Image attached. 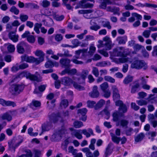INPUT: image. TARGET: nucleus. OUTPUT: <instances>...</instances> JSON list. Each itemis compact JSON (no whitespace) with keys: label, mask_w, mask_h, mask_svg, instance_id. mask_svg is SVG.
I'll use <instances>...</instances> for the list:
<instances>
[{"label":"nucleus","mask_w":157,"mask_h":157,"mask_svg":"<svg viewBox=\"0 0 157 157\" xmlns=\"http://www.w3.org/2000/svg\"><path fill=\"white\" fill-rule=\"evenodd\" d=\"M81 131L82 133L86 136L87 138L89 137L91 135H94L93 131L91 128H88L87 129H85L82 130L80 129L75 130L71 132V134L72 136H75L78 139L80 140L82 139L83 137L82 135L80 133Z\"/></svg>","instance_id":"obj_1"},{"label":"nucleus","mask_w":157,"mask_h":157,"mask_svg":"<svg viewBox=\"0 0 157 157\" xmlns=\"http://www.w3.org/2000/svg\"><path fill=\"white\" fill-rule=\"evenodd\" d=\"M24 88L23 84H13L10 87L9 90L12 95H17L23 92Z\"/></svg>","instance_id":"obj_2"},{"label":"nucleus","mask_w":157,"mask_h":157,"mask_svg":"<svg viewBox=\"0 0 157 157\" xmlns=\"http://www.w3.org/2000/svg\"><path fill=\"white\" fill-rule=\"evenodd\" d=\"M20 77H24L27 79H29L31 81H36L37 82L41 81L42 78L40 75L36 76L35 75L31 74L28 71H23L20 73L19 75Z\"/></svg>","instance_id":"obj_3"},{"label":"nucleus","mask_w":157,"mask_h":157,"mask_svg":"<svg viewBox=\"0 0 157 157\" xmlns=\"http://www.w3.org/2000/svg\"><path fill=\"white\" fill-rule=\"evenodd\" d=\"M131 67L132 68L140 69L143 68L144 70L147 68L148 67L145 62L142 60H136L133 61L132 63Z\"/></svg>","instance_id":"obj_4"},{"label":"nucleus","mask_w":157,"mask_h":157,"mask_svg":"<svg viewBox=\"0 0 157 157\" xmlns=\"http://www.w3.org/2000/svg\"><path fill=\"white\" fill-rule=\"evenodd\" d=\"M87 112V109L86 108H83L78 109L77 111V113L79 117V119L83 121H85L87 119V116L86 114Z\"/></svg>","instance_id":"obj_5"},{"label":"nucleus","mask_w":157,"mask_h":157,"mask_svg":"<svg viewBox=\"0 0 157 157\" xmlns=\"http://www.w3.org/2000/svg\"><path fill=\"white\" fill-rule=\"evenodd\" d=\"M111 89L113 92V100H120V96L117 86L115 85H113L112 86Z\"/></svg>","instance_id":"obj_6"},{"label":"nucleus","mask_w":157,"mask_h":157,"mask_svg":"<svg viewBox=\"0 0 157 157\" xmlns=\"http://www.w3.org/2000/svg\"><path fill=\"white\" fill-rule=\"evenodd\" d=\"M27 46V44L23 41L19 43L17 46V52L20 54L24 53L25 52V48Z\"/></svg>","instance_id":"obj_7"},{"label":"nucleus","mask_w":157,"mask_h":157,"mask_svg":"<svg viewBox=\"0 0 157 157\" xmlns=\"http://www.w3.org/2000/svg\"><path fill=\"white\" fill-rule=\"evenodd\" d=\"M71 61L67 58H62L60 59L59 63L62 67H70L71 66L70 64Z\"/></svg>","instance_id":"obj_8"},{"label":"nucleus","mask_w":157,"mask_h":157,"mask_svg":"<svg viewBox=\"0 0 157 157\" xmlns=\"http://www.w3.org/2000/svg\"><path fill=\"white\" fill-rule=\"evenodd\" d=\"M60 118V117L59 113H52L49 115V120L51 124L57 123Z\"/></svg>","instance_id":"obj_9"},{"label":"nucleus","mask_w":157,"mask_h":157,"mask_svg":"<svg viewBox=\"0 0 157 157\" xmlns=\"http://www.w3.org/2000/svg\"><path fill=\"white\" fill-rule=\"evenodd\" d=\"M131 15L132 16L128 19V21L130 23L133 22L136 20H141L142 18L141 15L136 13H132Z\"/></svg>","instance_id":"obj_10"},{"label":"nucleus","mask_w":157,"mask_h":157,"mask_svg":"<svg viewBox=\"0 0 157 157\" xmlns=\"http://www.w3.org/2000/svg\"><path fill=\"white\" fill-rule=\"evenodd\" d=\"M103 40L105 42L103 45L105 46V48L106 50H109L112 48L111 41L110 38L106 36L103 38Z\"/></svg>","instance_id":"obj_11"},{"label":"nucleus","mask_w":157,"mask_h":157,"mask_svg":"<svg viewBox=\"0 0 157 157\" xmlns=\"http://www.w3.org/2000/svg\"><path fill=\"white\" fill-rule=\"evenodd\" d=\"M52 127L51 124L49 122L43 124L41 126L42 132L39 134L40 135H41L44 132L49 131Z\"/></svg>","instance_id":"obj_12"},{"label":"nucleus","mask_w":157,"mask_h":157,"mask_svg":"<svg viewBox=\"0 0 157 157\" xmlns=\"http://www.w3.org/2000/svg\"><path fill=\"white\" fill-rule=\"evenodd\" d=\"M15 140H13L8 143L9 148L13 149L14 151H15V149L22 142V141H21L16 143H15Z\"/></svg>","instance_id":"obj_13"},{"label":"nucleus","mask_w":157,"mask_h":157,"mask_svg":"<svg viewBox=\"0 0 157 157\" xmlns=\"http://www.w3.org/2000/svg\"><path fill=\"white\" fill-rule=\"evenodd\" d=\"M99 94V93L98 90V87L96 86H93L92 91L89 93V96L92 98L98 97Z\"/></svg>","instance_id":"obj_14"},{"label":"nucleus","mask_w":157,"mask_h":157,"mask_svg":"<svg viewBox=\"0 0 157 157\" xmlns=\"http://www.w3.org/2000/svg\"><path fill=\"white\" fill-rule=\"evenodd\" d=\"M61 139V134L57 132L53 134L51 137L50 140L52 141H59Z\"/></svg>","instance_id":"obj_15"},{"label":"nucleus","mask_w":157,"mask_h":157,"mask_svg":"<svg viewBox=\"0 0 157 157\" xmlns=\"http://www.w3.org/2000/svg\"><path fill=\"white\" fill-rule=\"evenodd\" d=\"M61 82L62 84L66 86H69L72 83V80L70 78L65 77L62 78L61 79Z\"/></svg>","instance_id":"obj_16"},{"label":"nucleus","mask_w":157,"mask_h":157,"mask_svg":"<svg viewBox=\"0 0 157 157\" xmlns=\"http://www.w3.org/2000/svg\"><path fill=\"white\" fill-rule=\"evenodd\" d=\"M127 37L126 36H118L116 39V40L120 44H124L127 41Z\"/></svg>","instance_id":"obj_17"},{"label":"nucleus","mask_w":157,"mask_h":157,"mask_svg":"<svg viewBox=\"0 0 157 157\" xmlns=\"http://www.w3.org/2000/svg\"><path fill=\"white\" fill-rule=\"evenodd\" d=\"M35 54L36 56L39 57V58L37 59H38V61L40 62V63L44 60V54L42 51L37 50L36 51Z\"/></svg>","instance_id":"obj_18"},{"label":"nucleus","mask_w":157,"mask_h":157,"mask_svg":"<svg viewBox=\"0 0 157 157\" xmlns=\"http://www.w3.org/2000/svg\"><path fill=\"white\" fill-rule=\"evenodd\" d=\"M147 99L151 103H157V95L150 94Z\"/></svg>","instance_id":"obj_19"},{"label":"nucleus","mask_w":157,"mask_h":157,"mask_svg":"<svg viewBox=\"0 0 157 157\" xmlns=\"http://www.w3.org/2000/svg\"><path fill=\"white\" fill-rule=\"evenodd\" d=\"M9 36L10 39L14 42H17L18 41V35H15V33L11 32L9 33Z\"/></svg>","instance_id":"obj_20"},{"label":"nucleus","mask_w":157,"mask_h":157,"mask_svg":"<svg viewBox=\"0 0 157 157\" xmlns=\"http://www.w3.org/2000/svg\"><path fill=\"white\" fill-rule=\"evenodd\" d=\"M112 144V143H109L106 147L105 152V157H108V156L112 153V151L110 149V148Z\"/></svg>","instance_id":"obj_21"},{"label":"nucleus","mask_w":157,"mask_h":157,"mask_svg":"<svg viewBox=\"0 0 157 157\" xmlns=\"http://www.w3.org/2000/svg\"><path fill=\"white\" fill-rule=\"evenodd\" d=\"M81 151L86 153V157H94L93 154L90 151V149L88 147H85L82 149Z\"/></svg>","instance_id":"obj_22"},{"label":"nucleus","mask_w":157,"mask_h":157,"mask_svg":"<svg viewBox=\"0 0 157 157\" xmlns=\"http://www.w3.org/2000/svg\"><path fill=\"white\" fill-rule=\"evenodd\" d=\"M81 83H79V84H78L75 81H73L72 82V84L74 87L79 91L83 90L85 89L83 86L79 85V84Z\"/></svg>","instance_id":"obj_23"},{"label":"nucleus","mask_w":157,"mask_h":157,"mask_svg":"<svg viewBox=\"0 0 157 157\" xmlns=\"http://www.w3.org/2000/svg\"><path fill=\"white\" fill-rule=\"evenodd\" d=\"M27 62L30 63H35L36 64H38L40 63V62L38 61V59L31 56H28Z\"/></svg>","instance_id":"obj_24"},{"label":"nucleus","mask_w":157,"mask_h":157,"mask_svg":"<svg viewBox=\"0 0 157 157\" xmlns=\"http://www.w3.org/2000/svg\"><path fill=\"white\" fill-rule=\"evenodd\" d=\"M145 137L144 133L141 132L135 137V140L136 142H139L141 141Z\"/></svg>","instance_id":"obj_25"},{"label":"nucleus","mask_w":157,"mask_h":157,"mask_svg":"<svg viewBox=\"0 0 157 157\" xmlns=\"http://www.w3.org/2000/svg\"><path fill=\"white\" fill-rule=\"evenodd\" d=\"M105 103V101L103 99L100 100L97 104H96L94 106L95 110H98Z\"/></svg>","instance_id":"obj_26"},{"label":"nucleus","mask_w":157,"mask_h":157,"mask_svg":"<svg viewBox=\"0 0 157 157\" xmlns=\"http://www.w3.org/2000/svg\"><path fill=\"white\" fill-rule=\"evenodd\" d=\"M135 84L133 85L132 87L131 92L132 93H135L137 90V89L140 86L139 84L138 83V81L134 82Z\"/></svg>","instance_id":"obj_27"},{"label":"nucleus","mask_w":157,"mask_h":157,"mask_svg":"<svg viewBox=\"0 0 157 157\" xmlns=\"http://www.w3.org/2000/svg\"><path fill=\"white\" fill-rule=\"evenodd\" d=\"M133 79V77L129 75L127 76L124 79L123 82L125 84H128L132 82Z\"/></svg>","instance_id":"obj_28"},{"label":"nucleus","mask_w":157,"mask_h":157,"mask_svg":"<svg viewBox=\"0 0 157 157\" xmlns=\"http://www.w3.org/2000/svg\"><path fill=\"white\" fill-rule=\"evenodd\" d=\"M89 74V71L87 70H82L81 74V77L82 79L85 81L87 76Z\"/></svg>","instance_id":"obj_29"},{"label":"nucleus","mask_w":157,"mask_h":157,"mask_svg":"<svg viewBox=\"0 0 157 157\" xmlns=\"http://www.w3.org/2000/svg\"><path fill=\"white\" fill-rule=\"evenodd\" d=\"M1 117L3 120H6L9 121H10L12 119V117L11 115L7 113L2 115Z\"/></svg>","instance_id":"obj_30"},{"label":"nucleus","mask_w":157,"mask_h":157,"mask_svg":"<svg viewBox=\"0 0 157 157\" xmlns=\"http://www.w3.org/2000/svg\"><path fill=\"white\" fill-rule=\"evenodd\" d=\"M40 102L37 100H33L32 102L30 104V107L33 108V106L37 107H40L41 105Z\"/></svg>","instance_id":"obj_31"},{"label":"nucleus","mask_w":157,"mask_h":157,"mask_svg":"<svg viewBox=\"0 0 157 157\" xmlns=\"http://www.w3.org/2000/svg\"><path fill=\"white\" fill-rule=\"evenodd\" d=\"M111 135L112 141L117 144H118L120 140V138L117 137L113 133H111Z\"/></svg>","instance_id":"obj_32"},{"label":"nucleus","mask_w":157,"mask_h":157,"mask_svg":"<svg viewBox=\"0 0 157 157\" xmlns=\"http://www.w3.org/2000/svg\"><path fill=\"white\" fill-rule=\"evenodd\" d=\"M73 126L75 128H79L83 126V123L78 121H76L73 123Z\"/></svg>","instance_id":"obj_33"},{"label":"nucleus","mask_w":157,"mask_h":157,"mask_svg":"<svg viewBox=\"0 0 157 157\" xmlns=\"http://www.w3.org/2000/svg\"><path fill=\"white\" fill-rule=\"evenodd\" d=\"M96 104V102L93 101L88 100L86 102L87 107L90 108H94Z\"/></svg>","instance_id":"obj_34"},{"label":"nucleus","mask_w":157,"mask_h":157,"mask_svg":"<svg viewBox=\"0 0 157 157\" xmlns=\"http://www.w3.org/2000/svg\"><path fill=\"white\" fill-rule=\"evenodd\" d=\"M91 25L90 27V29L92 30L96 31L101 28L100 25L97 24L96 23H94V25L91 24Z\"/></svg>","instance_id":"obj_35"},{"label":"nucleus","mask_w":157,"mask_h":157,"mask_svg":"<svg viewBox=\"0 0 157 157\" xmlns=\"http://www.w3.org/2000/svg\"><path fill=\"white\" fill-rule=\"evenodd\" d=\"M100 87L103 91L106 90L109 88L108 84L107 82H105L100 85Z\"/></svg>","instance_id":"obj_36"},{"label":"nucleus","mask_w":157,"mask_h":157,"mask_svg":"<svg viewBox=\"0 0 157 157\" xmlns=\"http://www.w3.org/2000/svg\"><path fill=\"white\" fill-rule=\"evenodd\" d=\"M104 79L105 81L109 82L111 83H114L115 82V79L109 76H105L104 77Z\"/></svg>","instance_id":"obj_37"},{"label":"nucleus","mask_w":157,"mask_h":157,"mask_svg":"<svg viewBox=\"0 0 157 157\" xmlns=\"http://www.w3.org/2000/svg\"><path fill=\"white\" fill-rule=\"evenodd\" d=\"M10 11L13 13L15 15H18L19 12V10L14 6H13L11 7Z\"/></svg>","instance_id":"obj_38"},{"label":"nucleus","mask_w":157,"mask_h":157,"mask_svg":"<svg viewBox=\"0 0 157 157\" xmlns=\"http://www.w3.org/2000/svg\"><path fill=\"white\" fill-rule=\"evenodd\" d=\"M19 18L22 22H25L28 20L29 17L27 15L21 14H20Z\"/></svg>","instance_id":"obj_39"},{"label":"nucleus","mask_w":157,"mask_h":157,"mask_svg":"<svg viewBox=\"0 0 157 157\" xmlns=\"http://www.w3.org/2000/svg\"><path fill=\"white\" fill-rule=\"evenodd\" d=\"M106 5H119V4L117 2V0H105Z\"/></svg>","instance_id":"obj_40"},{"label":"nucleus","mask_w":157,"mask_h":157,"mask_svg":"<svg viewBox=\"0 0 157 157\" xmlns=\"http://www.w3.org/2000/svg\"><path fill=\"white\" fill-rule=\"evenodd\" d=\"M113 121L114 122H117L119 120V114L118 112H116L113 113Z\"/></svg>","instance_id":"obj_41"},{"label":"nucleus","mask_w":157,"mask_h":157,"mask_svg":"<svg viewBox=\"0 0 157 157\" xmlns=\"http://www.w3.org/2000/svg\"><path fill=\"white\" fill-rule=\"evenodd\" d=\"M81 6H82V8H91L93 7L94 4L88 2L84 4H81Z\"/></svg>","instance_id":"obj_42"},{"label":"nucleus","mask_w":157,"mask_h":157,"mask_svg":"<svg viewBox=\"0 0 157 157\" xmlns=\"http://www.w3.org/2000/svg\"><path fill=\"white\" fill-rule=\"evenodd\" d=\"M69 152L71 153L73 155H76L77 150L74 149L73 146H70L68 147Z\"/></svg>","instance_id":"obj_43"},{"label":"nucleus","mask_w":157,"mask_h":157,"mask_svg":"<svg viewBox=\"0 0 157 157\" xmlns=\"http://www.w3.org/2000/svg\"><path fill=\"white\" fill-rule=\"evenodd\" d=\"M120 8L118 7L114 6L113 7V10L112 12L114 14H117L119 15L120 13Z\"/></svg>","instance_id":"obj_44"},{"label":"nucleus","mask_w":157,"mask_h":157,"mask_svg":"<svg viewBox=\"0 0 157 157\" xmlns=\"http://www.w3.org/2000/svg\"><path fill=\"white\" fill-rule=\"evenodd\" d=\"M102 25L103 27H106L109 29H111V26L110 25V23L109 21H103Z\"/></svg>","instance_id":"obj_45"},{"label":"nucleus","mask_w":157,"mask_h":157,"mask_svg":"<svg viewBox=\"0 0 157 157\" xmlns=\"http://www.w3.org/2000/svg\"><path fill=\"white\" fill-rule=\"evenodd\" d=\"M144 47V46L138 44H136L134 45L133 48L134 50L136 51H138L141 49H142Z\"/></svg>","instance_id":"obj_46"},{"label":"nucleus","mask_w":157,"mask_h":157,"mask_svg":"<svg viewBox=\"0 0 157 157\" xmlns=\"http://www.w3.org/2000/svg\"><path fill=\"white\" fill-rule=\"evenodd\" d=\"M17 106L16 103L14 101H6L5 106H12L14 107Z\"/></svg>","instance_id":"obj_47"},{"label":"nucleus","mask_w":157,"mask_h":157,"mask_svg":"<svg viewBox=\"0 0 157 157\" xmlns=\"http://www.w3.org/2000/svg\"><path fill=\"white\" fill-rule=\"evenodd\" d=\"M8 51L10 53L14 52L15 50L14 46L11 44H9L7 47Z\"/></svg>","instance_id":"obj_48"},{"label":"nucleus","mask_w":157,"mask_h":157,"mask_svg":"<svg viewBox=\"0 0 157 157\" xmlns=\"http://www.w3.org/2000/svg\"><path fill=\"white\" fill-rule=\"evenodd\" d=\"M72 44L73 45H72V48H74L78 47L80 43L78 39H74L73 40L71 41Z\"/></svg>","instance_id":"obj_49"},{"label":"nucleus","mask_w":157,"mask_h":157,"mask_svg":"<svg viewBox=\"0 0 157 157\" xmlns=\"http://www.w3.org/2000/svg\"><path fill=\"white\" fill-rule=\"evenodd\" d=\"M118 110L120 111H122L123 113H124L127 112V109L126 105L124 104L121 106L119 108Z\"/></svg>","instance_id":"obj_50"},{"label":"nucleus","mask_w":157,"mask_h":157,"mask_svg":"<svg viewBox=\"0 0 157 157\" xmlns=\"http://www.w3.org/2000/svg\"><path fill=\"white\" fill-rule=\"evenodd\" d=\"M108 106H106L105 109L103 110V112L107 116V117H106L107 119H109L110 115V113L108 110Z\"/></svg>","instance_id":"obj_51"},{"label":"nucleus","mask_w":157,"mask_h":157,"mask_svg":"<svg viewBox=\"0 0 157 157\" xmlns=\"http://www.w3.org/2000/svg\"><path fill=\"white\" fill-rule=\"evenodd\" d=\"M54 66V63L51 60H48L45 63V66L47 68H50L53 67Z\"/></svg>","instance_id":"obj_52"},{"label":"nucleus","mask_w":157,"mask_h":157,"mask_svg":"<svg viewBox=\"0 0 157 157\" xmlns=\"http://www.w3.org/2000/svg\"><path fill=\"white\" fill-rule=\"evenodd\" d=\"M88 50V49H79L78 50L75 51L76 55H78L79 56L81 53H82V55H83L84 53L87 52Z\"/></svg>","instance_id":"obj_53"},{"label":"nucleus","mask_w":157,"mask_h":157,"mask_svg":"<svg viewBox=\"0 0 157 157\" xmlns=\"http://www.w3.org/2000/svg\"><path fill=\"white\" fill-rule=\"evenodd\" d=\"M96 50V48L94 46V44H91L89 48V53L90 55H93L95 52Z\"/></svg>","instance_id":"obj_54"},{"label":"nucleus","mask_w":157,"mask_h":157,"mask_svg":"<svg viewBox=\"0 0 157 157\" xmlns=\"http://www.w3.org/2000/svg\"><path fill=\"white\" fill-rule=\"evenodd\" d=\"M13 56L10 55H6L4 57V60L8 63H9L12 61Z\"/></svg>","instance_id":"obj_55"},{"label":"nucleus","mask_w":157,"mask_h":157,"mask_svg":"<svg viewBox=\"0 0 157 157\" xmlns=\"http://www.w3.org/2000/svg\"><path fill=\"white\" fill-rule=\"evenodd\" d=\"M136 103L140 106H142L143 105H146L147 104V101L144 100L136 101Z\"/></svg>","instance_id":"obj_56"},{"label":"nucleus","mask_w":157,"mask_h":157,"mask_svg":"<svg viewBox=\"0 0 157 157\" xmlns=\"http://www.w3.org/2000/svg\"><path fill=\"white\" fill-rule=\"evenodd\" d=\"M27 41L30 43H33L35 41V38L32 35H29L27 38Z\"/></svg>","instance_id":"obj_57"},{"label":"nucleus","mask_w":157,"mask_h":157,"mask_svg":"<svg viewBox=\"0 0 157 157\" xmlns=\"http://www.w3.org/2000/svg\"><path fill=\"white\" fill-rule=\"evenodd\" d=\"M61 106H63L64 108L67 107L68 105V102L67 100L64 99L61 102Z\"/></svg>","instance_id":"obj_58"},{"label":"nucleus","mask_w":157,"mask_h":157,"mask_svg":"<svg viewBox=\"0 0 157 157\" xmlns=\"http://www.w3.org/2000/svg\"><path fill=\"white\" fill-rule=\"evenodd\" d=\"M128 124V121L122 119L120 121L121 125L123 127H127Z\"/></svg>","instance_id":"obj_59"},{"label":"nucleus","mask_w":157,"mask_h":157,"mask_svg":"<svg viewBox=\"0 0 157 157\" xmlns=\"http://www.w3.org/2000/svg\"><path fill=\"white\" fill-rule=\"evenodd\" d=\"M54 18L57 21H60L64 18V16L63 15L59 16L58 15H55L54 16Z\"/></svg>","instance_id":"obj_60"},{"label":"nucleus","mask_w":157,"mask_h":157,"mask_svg":"<svg viewBox=\"0 0 157 157\" xmlns=\"http://www.w3.org/2000/svg\"><path fill=\"white\" fill-rule=\"evenodd\" d=\"M150 34L151 33L149 30H144L142 33V35L146 38L149 37Z\"/></svg>","instance_id":"obj_61"},{"label":"nucleus","mask_w":157,"mask_h":157,"mask_svg":"<svg viewBox=\"0 0 157 157\" xmlns=\"http://www.w3.org/2000/svg\"><path fill=\"white\" fill-rule=\"evenodd\" d=\"M102 2L99 6L100 8L105 9L106 8L107 5L105 0H101Z\"/></svg>","instance_id":"obj_62"},{"label":"nucleus","mask_w":157,"mask_h":157,"mask_svg":"<svg viewBox=\"0 0 157 157\" xmlns=\"http://www.w3.org/2000/svg\"><path fill=\"white\" fill-rule=\"evenodd\" d=\"M92 73L96 77H98L99 75V73L98 69L96 67H94L92 71Z\"/></svg>","instance_id":"obj_63"},{"label":"nucleus","mask_w":157,"mask_h":157,"mask_svg":"<svg viewBox=\"0 0 157 157\" xmlns=\"http://www.w3.org/2000/svg\"><path fill=\"white\" fill-rule=\"evenodd\" d=\"M141 52L144 57L145 58H148L149 56V53L146 50L144 47L142 49Z\"/></svg>","instance_id":"obj_64"}]
</instances>
